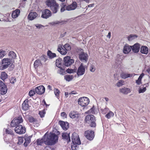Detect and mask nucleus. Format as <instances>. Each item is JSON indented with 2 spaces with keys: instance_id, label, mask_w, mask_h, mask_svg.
I'll return each mask as SVG.
<instances>
[{
  "instance_id": "nucleus-1",
  "label": "nucleus",
  "mask_w": 150,
  "mask_h": 150,
  "mask_svg": "<svg viewBox=\"0 0 150 150\" xmlns=\"http://www.w3.org/2000/svg\"><path fill=\"white\" fill-rule=\"evenodd\" d=\"M23 120L21 116L16 117L11 122L10 125L11 127H15V132L19 134H23L25 133L26 129L24 127L19 124L22 123Z\"/></svg>"
},
{
  "instance_id": "nucleus-2",
  "label": "nucleus",
  "mask_w": 150,
  "mask_h": 150,
  "mask_svg": "<svg viewBox=\"0 0 150 150\" xmlns=\"http://www.w3.org/2000/svg\"><path fill=\"white\" fill-rule=\"evenodd\" d=\"M45 138V144L48 145H54L58 142V136L54 133L50 132L49 135L47 134Z\"/></svg>"
},
{
  "instance_id": "nucleus-3",
  "label": "nucleus",
  "mask_w": 150,
  "mask_h": 150,
  "mask_svg": "<svg viewBox=\"0 0 150 150\" xmlns=\"http://www.w3.org/2000/svg\"><path fill=\"white\" fill-rule=\"evenodd\" d=\"M45 3L47 6L50 8L53 13H57L59 8V6L55 0H47L46 1Z\"/></svg>"
},
{
  "instance_id": "nucleus-4",
  "label": "nucleus",
  "mask_w": 150,
  "mask_h": 150,
  "mask_svg": "<svg viewBox=\"0 0 150 150\" xmlns=\"http://www.w3.org/2000/svg\"><path fill=\"white\" fill-rule=\"evenodd\" d=\"M12 59H9L8 58H6L2 60L0 64V68L1 69L3 70L6 69L13 63Z\"/></svg>"
},
{
  "instance_id": "nucleus-5",
  "label": "nucleus",
  "mask_w": 150,
  "mask_h": 150,
  "mask_svg": "<svg viewBox=\"0 0 150 150\" xmlns=\"http://www.w3.org/2000/svg\"><path fill=\"white\" fill-rule=\"evenodd\" d=\"M79 58L81 62H84L86 63L88 59V54L84 52L83 49L80 48L79 50Z\"/></svg>"
},
{
  "instance_id": "nucleus-6",
  "label": "nucleus",
  "mask_w": 150,
  "mask_h": 150,
  "mask_svg": "<svg viewBox=\"0 0 150 150\" xmlns=\"http://www.w3.org/2000/svg\"><path fill=\"white\" fill-rule=\"evenodd\" d=\"M89 101V99L86 97H81L78 100V104L83 107L86 106L87 105Z\"/></svg>"
},
{
  "instance_id": "nucleus-7",
  "label": "nucleus",
  "mask_w": 150,
  "mask_h": 150,
  "mask_svg": "<svg viewBox=\"0 0 150 150\" xmlns=\"http://www.w3.org/2000/svg\"><path fill=\"white\" fill-rule=\"evenodd\" d=\"M74 62V60L71 59L70 56H67L64 58L63 67L64 66L69 67Z\"/></svg>"
},
{
  "instance_id": "nucleus-8",
  "label": "nucleus",
  "mask_w": 150,
  "mask_h": 150,
  "mask_svg": "<svg viewBox=\"0 0 150 150\" xmlns=\"http://www.w3.org/2000/svg\"><path fill=\"white\" fill-rule=\"evenodd\" d=\"M71 140L73 144L80 145L81 144L79 136L76 133H73L71 137Z\"/></svg>"
},
{
  "instance_id": "nucleus-9",
  "label": "nucleus",
  "mask_w": 150,
  "mask_h": 150,
  "mask_svg": "<svg viewBox=\"0 0 150 150\" xmlns=\"http://www.w3.org/2000/svg\"><path fill=\"white\" fill-rule=\"evenodd\" d=\"M84 136L87 139L91 141L93 140L94 137V132L92 130H88L85 131Z\"/></svg>"
},
{
  "instance_id": "nucleus-10",
  "label": "nucleus",
  "mask_w": 150,
  "mask_h": 150,
  "mask_svg": "<svg viewBox=\"0 0 150 150\" xmlns=\"http://www.w3.org/2000/svg\"><path fill=\"white\" fill-rule=\"evenodd\" d=\"M52 15L51 12L48 9H45L42 11L41 17L42 18L47 19L51 16Z\"/></svg>"
},
{
  "instance_id": "nucleus-11",
  "label": "nucleus",
  "mask_w": 150,
  "mask_h": 150,
  "mask_svg": "<svg viewBox=\"0 0 150 150\" xmlns=\"http://www.w3.org/2000/svg\"><path fill=\"white\" fill-rule=\"evenodd\" d=\"M85 71V66H84L83 64L81 63L78 67L76 73L78 76L83 75Z\"/></svg>"
},
{
  "instance_id": "nucleus-12",
  "label": "nucleus",
  "mask_w": 150,
  "mask_h": 150,
  "mask_svg": "<svg viewBox=\"0 0 150 150\" xmlns=\"http://www.w3.org/2000/svg\"><path fill=\"white\" fill-rule=\"evenodd\" d=\"M35 91L38 94L42 95L45 92V88L43 85H41L35 88Z\"/></svg>"
},
{
  "instance_id": "nucleus-13",
  "label": "nucleus",
  "mask_w": 150,
  "mask_h": 150,
  "mask_svg": "<svg viewBox=\"0 0 150 150\" xmlns=\"http://www.w3.org/2000/svg\"><path fill=\"white\" fill-rule=\"evenodd\" d=\"M58 123L64 130H66L69 127V124L67 122L59 120V121Z\"/></svg>"
},
{
  "instance_id": "nucleus-14",
  "label": "nucleus",
  "mask_w": 150,
  "mask_h": 150,
  "mask_svg": "<svg viewBox=\"0 0 150 150\" xmlns=\"http://www.w3.org/2000/svg\"><path fill=\"white\" fill-rule=\"evenodd\" d=\"M140 46L139 44L137 43L135 44L134 45L131 46V48L132 51L134 53H137L139 50Z\"/></svg>"
},
{
  "instance_id": "nucleus-15",
  "label": "nucleus",
  "mask_w": 150,
  "mask_h": 150,
  "mask_svg": "<svg viewBox=\"0 0 150 150\" xmlns=\"http://www.w3.org/2000/svg\"><path fill=\"white\" fill-rule=\"evenodd\" d=\"M70 133L67 132L63 133L62 134V139L66 141L67 143L71 141V139L70 137Z\"/></svg>"
},
{
  "instance_id": "nucleus-16",
  "label": "nucleus",
  "mask_w": 150,
  "mask_h": 150,
  "mask_svg": "<svg viewBox=\"0 0 150 150\" xmlns=\"http://www.w3.org/2000/svg\"><path fill=\"white\" fill-rule=\"evenodd\" d=\"M77 6V3L76 2H73L72 4L67 6L66 7V10L69 11L71 10H73L75 9Z\"/></svg>"
},
{
  "instance_id": "nucleus-17",
  "label": "nucleus",
  "mask_w": 150,
  "mask_h": 150,
  "mask_svg": "<svg viewBox=\"0 0 150 150\" xmlns=\"http://www.w3.org/2000/svg\"><path fill=\"white\" fill-rule=\"evenodd\" d=\"M95 117L93 115H87L85 117L84 119L85 123L88 124L92 121V119L94 118Z\"/></svg>"
},
{
  "instance_id": "nucleus-18",
  "label": "nucleus",
  "mask_w": 150,
  "mask_h": 150,
  "mask_svg": "<svg viewBox=\"0 0 150 150\" xmlns=\"http://www.w3.org/2000/svg\"><path fill=\"white\" fill-rule=\"evenodd\" d=\"M0 93L2 95L5 94L7 92L8 88L6 85L4 83L0 87Z\"/></svg>"
},
{
  "instance_id": "nucleus-19",
  "label": "nucleus",
  "mask_w": 150,
  "mask_h": 150,
  "mask_svg": "<svg viewBox=\"0 0 150 150\" xmlns=\"http://www.w3.org/2000/svg\"><path fill=\"white\" fill-rule=\"evenodd\" d=\"M47 132L45 134L42 138L41 139H39L37 140L36 142H37V144L38 145L41 146L43 143H44L45 144V137L47 135Z\"/></svg>"
},
{
  "instance_id": "nucleus-20",
  "label": "nucleus",
  "mask_w": 150,
  "mask_h": 150,
  "mask_svg": "<svg viewBox=\"0 0 150 150\" xmlns=\"http://www.w3.org/2000/svg\"><path fill=\"white\" fill-rule=\"evenodd\" d=\"M29 105L28 104V99H26L23 102L22 105V108L25 110H28L29 108Z\"/></svg>"
},
{
  "instance_id": "nucleus-21",
  "label": "nucleus",
  "mask_w": 150,
  "mask_h": 150,
  "mask_svg": "<svg viewBox=\"0 0 150 150\" xmlns=\"http://www.w3.org/2000/svg\"><path fill=\"white\" fill-rule=\"evenodd\" d=\"M131 46H129L127 44H126L124 47L123 52L125 54L129 53L131 51Z\"/></svg>"
},
{
  "instance_id": "nucleus-22",
  "label": "nucleus",
  "mask_w": 150,
  "mask_h": 150,
  "mask_svg": "<svg viewBox=\"0 0 150 150\" xmlns=\"http://www.w3.org/2000/svg\"><path fill=\"white\" fill-rule=\"evenodd\" d=\"M120 92L124 94L127 95L131 92L130 88L124 87L120 89Z\"/></svg>"
},
{
  "instance_id": "nucleus-23",
  "label": "nucleus",
  "mask_w": 150,
  "mask_h": 150,
  "mask_svg": "<svg viewBox=\"0 0 150 150\" xmlns=\"http://www.w3.org/2000/svg\"><path fill=\"white\" fill-rule=\"evenodd\" d=\"M37 15L38 14L36 12H31L29 14L28 18L29 20L32 21L35 18Z\"/></svg>"
},
{
  "instance_id": "nucleus-24",
  "label": "nucleus",
  "mask_w": 150,
  "mask_h": 150,
  "mask_svg": "<svg viewBox=\"0 0 150 150\" xmlns=\"http://www.w3.org/2000/svg\"><path fill=\"white\" fill-rule=\"evenodd\" d=\"M20 11L19 9H16L13 11L12 13V17L13 18H17L19 15Z\"/></svg>"
},
{
  "instance_id": "nucleus-25",
  "label": "nucleus",
  "mask_w": 150,
  "mask_h": 150,
  "mask_svg": "<svg viewBox=\"0 0 150 150\" xmlns=\"http://www.w3.org/2000/svg\"><path fill=\"white\" fill-rule=\"evenodd\" d=\"M56 64L57 67L61 66L63 67V60L62 58H59L58 59H57L56 60Z\"/></svg>"
},
{
  "instance_id": "nucleus-26",
  "label": "nucleus",
  "mask_w": 150,
  "mask_h": 150,
  "mask_svg": "<svg viewBox=\"0 0 150 150\" xmlns=\"http://www.w3.org/2000/svg\"><path fill=\"white\" fill-rule=\"evenodd\" d=\"M32 137V136H29L28 137H27L24 139L25 142L23 144L24 146L25 147H27L28 145L31 142V138Z\"/></svg>"
},
{
  "instance_id": "nucleus-27",
  "label": "nucleus",
  "mask_w": 150,
  "mask_h": 150,
  "mask_svg": "<svg viewBox=\"0 0 150 150\" xmlns=\"http://www.w3.org/2000/svg\"><path fill=\"white\" fill-rule=\"evenodd\" d=\"M8 56L9 58H8L9 59H12L13 62H14V59H15L16 57V55L15 53L13 51H10L9 52L8 54Z\"/></svg>"
},
{
  "instance_id": "nucleus-28",
  "label": "nucleus",
  "mask_w": 150,
  "mask_h": 150,
  "mask_svg": "<svg viewBox=\"0 0 150 150\" xmlns=\"http://www.w3.org/2000/svg\"><path fill=\"white\" fill-rule=\"evenodd\" d=\"M140 52L142 54H146L148 52V48L146 46H142L140 48Z\"/></svg>"
},
{
  "instance_id": "nucleus-29",
  "label": "nucleus",
  "mask_w": 150,
  "mask_h": 150,
  "mask_svg": "<svg viewBox=\"0 0 150 150\" xmlns=\"http://www.w3.org/2000/svg\"><path fill=\"white\" fill-rule=\"evenodd\" d=\"M8 74L5 71H2L1 72L0 75V78L4 81L5 80L8 78Z\"/></svg>"
},
{
  "instance_id": "nucleus-30",
  "label": "nucleus",
  "mask_w": 150,
  "mask_h": 150,
  "mask_svg": "<svg viewBox=\"0 0 150 150\" xmlns=\"http://www.w3.org/2000/svg\"><path fill=\"white\" fill-rule=\"evenodd\" d=\"M96 117L92 119L91 121L89 122V123L88 124V126L92 127H96Z\"/></svg>"
},
{
  "instance_id": "nucleus-31",
  "label": "nucleus",
  "mask_w": 150,
  "mask_h": 150,
  "mask_svg": "<svg viewBox=\"0 0 150 150\" xmlns=\"http://www.w3.org/2000/svg\"><path fill=\"white\" fill-rule=\"evenodd\" d=\"M47 55L50 59H52L56 57L55 53L52 52L50 50H48L47 52Z\"/></svg>"
},
{
  "instance_id": "nucleus-32",
  "label": "nucleus",
  "mask_w": 150,
  "mask_h": 150,
  "mask_svg": "<svg viewBox=\"0 0 150 150\" xmlns=\"http://www.w3.org/2000/svg\"><path fill=\"white\" fill-rule=\"evenodd\" d=\"M67 22V21L64 20L61 21H55L50 22L49 23V24L52 25H59L60 24L62 23H65Z\"/></svg>"
},
{
  "instance_id": "nucleus-33",
  "label": "nucleus",
  "mask_w": 150,
  "mask_h": 150,
  "mask_svg": "<svg viewBox=\"0 0 150 150\" xmlns=\"http://www.w3.org/2000/svg\"><path fill=\"white\" fill-rule=\"evenodd\" d=\"M80 115L78 114H76V112L73 111V112H71L69 114V116L70 117L72 118H76L77 119L79 117Z\"/></svg>"
},
{
  "instance_id": "nucleus-34",
  "label": "nucleus",
  "mask_w": 150,
  "mask_h": 150,
  "mask_svg": "<svg viewBox=\"0 0 150 150\" xmlns=\"http://www.w3.org/2000/svg\"><path fill=\"white\" fill-rule=\"evenodd\" d=\"M42 65L40 60L39 59H38L35 60L34 64V66L35 68L36 69L39 66H41Z\"/></svg>"
},
{
  "instance_id": "nucleus-35",
  "label": "nucleus",
  "mask_w": 150,
  "mask_h": 150,
  "mask_svg": "<svg viewBox=\"0 0 150 150\" xmlns=\"http://www.w3.org/2000/svg\"><path fill=\"white\" fill-rule=\"evenodd\" d=\"M121 77L124 79H125L128 77H130L132 76V74H127L124 72H122L121 74Z\"/></svg>"
},
{
  "instance_id": "nucleus-36",
  "label": "nucleus",
  "mask_w": 150,
  "mask_h": 150,
  "mask_svg": "<svg viewBox=\"0 0 150 150\" xmlns=\"http://www.w3.org/2000/svg\"><path fill=\"white\" fill-rule=\"evenodd\" d=\"M58 68L60 69L58 70L57 73L61 75H64L65 73L64 70L65 69L64 67L61 66L58 67Z\"/></svg>"
},
{
  "instance_id": "nucleus-37",
  "label": "nucleus",
  "mask_w": 150,
  "mask_h": 150,
  "mask_svg": "<svg viewBox=\"0 0 150 150\" xmlns=\"http://www.w3.org/2000/svg\"><path fill=\"white\" fill-rule=\"evenodd\" d=\"M74 78L73 76L71 75H67L64 76V79L68 81L72 80Z\"/></svg>"
},
{
  "instance_id": "nucleus-38",
  "label": "nucleus",
  "mask_w": 150,
  "mask_h": 150,
  "mask_svg": "<svg viewBox=\"0 0 150 150\" xmlns=\"http://www.w3.org/2000/svg\"><path fill=\"white\" fill-rule=\"evenodd\" d=\"M144 74L143 73L141 74L139 76L138 79L136 81V83L138 85H139L141 83V80L143 77L144 76Z\"/></svg>"
},
{
  "instance_id": "nucleus-39",
  "label": "nucleus",
  "mask_w": 150,
  "mask_h": 150,
  "mask_svg": "<svg viewBox=\"0 0 150 150\" xmlns=\"http://www.w3.org/2000/svg\"><path fill=\"white\" fill-rule=\"evenodd\" d=\"M114 114L111 111H110L105 115V117L108 119H110L111 117L114 116Z\"/></svg>"
},
{
  "instance_id": "nucleus-40",
  "label": "nucleus",
  "mask_w": 150,
  "mask_h": 150,
  "mask_svg": "<svg viewBox=\"0 0 150 150\" xmlns=\"http://www.w3.org/2000/svg\"><path fill=\"white\" fill-rule=\"evenodd\" d=\"M144 86L142 85L139 88V93H143L146 90V88H144Z\"/></svg>"
},
{
  "instance_id": "nucleus-41",
  "label": "nucleus",
  "mask_w": 150,
  "mask_h": 150,
  "mask_svg": "<svg viewBox=\"0 0 150 150\" xmlns=\"http://www.w3.org/2000/svg\"><path fill=\"white\" fill-rule=\"evenodd\" d=\"M39 59L40 60V61H43L44 62H45L47 59V57L46 55H43L40 57V59Z\"/></svg>"
},
{
  "instance_id": "nucleus-42",
  "label": "nucleus",
  "mask_w": 150,
  "mask_h": 150,
  "mask_svg": "<svg viewBox=\"0 0 150 150\" xmlns=\"http://www.w3.org/2000/svg\"><path fill=\"white\" fill-rule=\"evenodd\" d=\"M138 37V36L136 35H129V36L128 37V39L129 41H131L134 39L137 38Z\"/></svg>"
},
{
  "instance_id": "nucleus-43",
  "label": "nucleus",
  "mask_w": 150,
  "mask_h": 150,
  "mask_svg": "<svg viewBox=\"0 0 150 150\" xmlns=\"http://www.w3.org/2000/svg\"><path fill=\"white\" fill-rule=\"evenodd\" d=\"M28 120L30 122H35L37 121L36 119L34 118L32 116H30L28 117Z\"/></svg>"
},
{
  "instance_id": "nucleus-44",
  "label": "nucleus",
  "mask_w": 150,
  "mask_h": 150,
  "mask_svg": "<svg viewBox=\"0 0 150 150\" xmlns=\"http://www.w3.org/2000/svg\"><path fill=\"white\" fill-rule=\"evenodd\" d=\"M54 92L55 96L58 98V97L59 96L60 93L58 89L56 88L54 89Z\"/></svg>"
},
{
  "instance_id": "nucleus-45",
  "label": "nucleus",
  "mask_w": 150,
  "mask_h": 150,
  "mask_svg": "<svg viewBox=\"0 0 150 150\" xmlns=\"http://www.w3.org/2000/svg\"><path fill=\"white\" fill-rule=\"evenodd\" d=\"M45 114V112L44 110L42 111H40L39 112V114L41 118H42L44 117Z\"/></svg>"
},
{
  "instance_id": "nucleus-46",
  "label": "nucleus",
  "mask_w": 150,
  "mask_h": 150,
  "mask_svg": "<svg viewBox=\"0 0 150 150\" xmlns=\"http://www.w3.org/2000/svg\"><path fill=\"white\" fill-rule=\"evenodd\" d=\"M64 47L67 51L70 50L71 49V47L68 44H65L64 46Z\"/></svg>"
},
{
  "instance_id": "nucleus-47",
  "label": "nucleus",
  "mask_w": 150,
  "mask_h": 150,
  "mask_svg": "<svg viewBox=\"0 0 150 150\" xmlns=\"http://www.w3.org/2000/svg\"><path fill=\"white\" fill-rule=\"evenodd\" d=\"M6 55V51L0 50V58H1Z\"/></svg>"
},
{
  "instance_id": "nucleus-48",
  "label": "nucleus",
  "mask_w": 150,
  "mask_h": 150,
  "mask_svg": "<svg viewBox=\"0 0 150 150\" xmlns=\"http://www.w3.org/2000/svg\"><path fill=\"white\" fill-rule=\"evenodd\" d=\"M24 139L23 137H19L18 138V144L19 145H20L23 142V139Z\"/></svg>"
},
{
  "instance_id": "nucleus-49",
  "label": "nucleus",
  "mask_w": 150,
  "mask_h": 150,
  "mask_svg": "<svg viewBox=\"0 0 150 150\" xmlns=\"http://www.w3.org/2000/svg\"><path fill=\"white\" fill-rule=\"evenodd\" d=\"M66 5L65 4L63 3L61 5V12H63L65 10V7H66Z\"/></svg>"
},
{
  "instance_id": "nucleus-50",
  "label": "nucleus",
  "mask_w": 150,
  "mask_h": 150,
  "mask_svg": "<svg viewBox=\"0 0 150 150\" xmlns=\"http://www.w3.org/2000/svg\"><path fill=\"white\" fill-rule=\"evenodd\" d=\"M123 82L122 81L120 80L116 83V85L118 87H120L123 84Z\"/></svg>"
},
{
  "instance_id": "nucleus-51",
  "label": "nucleus",
  "mask_w": 150,
  "mask_h": 150,
  "mask_svg": "<svg viewBox=\"0 0 150 150\" xmlns=\"http://www.w3.org/2000/svg\"><path fill=\"white\" fill-rule=\"evenodd\" d=\"M35 93L34 90H31L29 91V95L30 97H32V96H33Z\"/></svg>"
},
{
  "instance_id": "nucleus-52",
  "label": "nucleus",
  "mask_w": 150,
  "mask_h": 150,
  "mask_svg": "<svg viewBox=\"0 0 150 150\" xmlns=\"http://www.w3.org/2000/svg\"><path fill=\"white\" fill-rule=\"evenodd\" d=\"M90 71L92 72H94L95 71V66L93 65H91L90 67Z\"/></svg>"
},
{
  "instance_id": "nucleus-53",
  "label": "nucleus",
  "mask_w": 150,
  "mask_h": 150,
  "mask_svg": "<svg viewBox=\"0 0 150 150\" xmlns=\"http://www.w3.org/2000/svg\"><path fill=\"white\" fill-rule=\"evenodd\" d=\"M16 81V79L13 77H11L10 80V82L12 84H14Z\"/></svg>"
},
{
  "instance_id": "nucleus-54",
  "label": "nucleus",
  "mask_w": 150,
  "mask_h": 150,
  "mask_svg": "<svg viewBox=\"0 0 150 150\" xmlns=\"http://www.w3.org/2000/svg\"><path fill=\"white\" fill-rule=\"evenodd\" d=\"M60 53L62 55H65L67 53V51L66 50H64L63 48H62V50L60 52Z\"/></svg>"
},
{
  "instance_id": "nucleus-55",
  "label": "nucleus",
  "mask_w": 150,
  "mask_h": 150,
  "mask_svg": "<svg viewBox=\"0 0 150 150\" xmlns=\"http://www.w3.org/2000/svg\"><path fill=\"white\" fill-rule=\"evenodd\" d=\"M66 71L67 72V73L71 74L73 73V69L68 68L67 69Z\"/></svg>"
},
{
  "instance_id": "nucleus-56",
  "label": "nucleus",
  "mask_w": 150,
  "mask_h": 150,
  "mask_svg": "<svg viewBox=\"0 0 150 150\" xmlns=\"http://www.w3.org/2000/svg\"><path fill=\"white\" fill-rule=\"evenodd\" d=\"M35 26L37 27V28L40 29L42 27H44V26L42 25L41 24H36L35 25Z\"/></svg>"
},
{
  "instance_id": "nucleus-57",
  "label": "nucleus",
  "mask_w": 150,
  "mask_h": 150,
  "mask_svg": "<svg viewBox=\"0 0 150 150\" xmlns=\"http://www.w3.org/2000/svg\"><path fill=\"white\" fill-rule=\"evenodd\" d=\"M6 133H7L8 134H11V135L13 134V131L11 129L8 130L7 129H6Z\"/></svg>"
},
{
  "instance_id": "nucleus-58",
  "label": "nucleus",
  "mask_w": 150,
  "mask_h": 150,
  "mask_svg": "<svg viewBox=\"0 0 150 150\" xmlns=\"http://www.w3.org/2000/svg\"><path fill=\"white\" fill-rule=\"evenodd\" d=\"M77 144H73L71 146V148L72 150H76V147H77Z\"/></svg>"
},
{
  "instance_id": "nucleus-59",
  "label": "nucleus",
  "mask_w": 150,
  "mask_h": 150,
  "mask_svg": "<svg viewBox=\"0 0 150 150\" xmlns=\"http://www.w3.org/2000/svg\"><path fill=\"white\" fill-rule=\"evenodd\" d=\"M14 67L15 66L14 65L12 64L8 68V70L10 71H12L13 70Z\"/></svg>"
},
{
  "instance_id": "nucleus-60",
  "label": "nucleus",
  "mask_w": 150,
  "mask_h": 150,
  "mask_svg": "<svg viewBox=\"0 0 150 150\" xmlns=\"http://www.w3.org/2000/svg\"><path fill=\"white\" fill-rule=\"evenodd\" d=\"M95 110V107L94 105H93L92 107L90 109V110L88 111V112H91L92 113H93V112H94V110Z\"/></svg>"
},
{
  "instance_id": "nucleus-61",
  "label": "nucleus",
  "mask_w": 150,
  "mask_h": 150,
  "mask_svg": "<svg viewBox=\"0 0 150 150\" xmlns=\"http://www.w3.org/2000/svg\"><path fill=\"white\" fill-rule=\"evenodd\" d=\"M61 115L62 117H64L65 118L67 117V114L65 112H63L61 113Z\"/></svg>"
},
{
  "instance_id": "nucleus-62",
  "label": "nucleus",
  "mask_w": 150,
  "mask_h": 150,
  "mask_svg": "<svg viewBox=\"0 0 150 150\" xmlns=\"http://www.w3.org/2000/svg\"><path fill=\"white\" fill-rule=\"evenodd\" d=\"M66 33V32H65L64 33L61 34L60 35V37L61 38H62L64 37Z\"/></svg>"
},
{
  "instance_id": "nucleus-63",
  "label": "nucleus",
  "mask_w": 150,
  "mask_h": 150,
  "mask_svg": "<svg viewBox=\"0 0 150 150\" xmlns=\"http://www.w3.org/2000/svg\"><path fill=\"white\" fill-rule=\"evenodd\" d=\"M111 33L110 32H109L108 35L107 36V37L110 39L111 37Z\"/></svg>"
},
{
  "instance_id": "nucleus-64",
  "label": "nucleus",
  "mask_w": 150,
  "mask_h": 150,
  "mask_svg": "<svg viewBox=\"0 0 150 150\" xmlns=\"http://www.w3.org/2000/svg\"><path fill=\"white\" fill-rule=\"evenodd\" d=\"M76 93V91H73L71 92L70 93H69L70 94H75Z\"/></svg>"
}]
</instances>
